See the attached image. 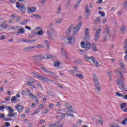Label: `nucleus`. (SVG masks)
<instances>
[{
	"label": "nucleus",
	"mask_w": 127,
	"mask_h": 127,
	"mask_svg": "<svg viewBox=\"0 0 127 127\" xmlns=\"http://www.w3.org/2000/svg\"><path fill=\"white\" fill-rule=\"evenodd\" d=\"M81 47L84 48L85 51L89 50L90 48L92 49V51L94 52H97L98 51V48H97V45L96 43H93L91 45L89 42H82L81 43Z\"/></svg>",
	"instance_id": "1"
},
{
	"label": "nucleus",
	"mask_w": 127,
	"mask_h": 127,
	"mask_svg": "<svg viewBox=\"0 0 127 127\" xmlns=\"http://www.w3.org/2000/svg\"><path fill=\"white\" fill-rule=\"evenodd\" d=\"M118 72L120 77L118 78L117 85L119 86V88L122 91H127V87L125 85V80H124V77H123V73L120 70H118Z\"/></svg>",
	"instance_id": "2"
},
{
	"label": "nucleus",
	"mask_w": 127,
	"mask_h": 127,
	"mask_svg": "<svg viewBox=\"0 0 127 127\" xmlns=\"http://www.w3.org/2000/svg\"><path fill=\"white\" fill-rule=\"evenodd\" d=\"M112 37V33H111V30H110L109 26H106V28L104 29V32L103 33V41L105 42L108 39H110Z\"/></svg>",
	"instance_id": "3"
},
{
	"label": "nucleus",
	"mask_w": 127,
	"mask_h": 127,
	"mask_svg": "<svg viewBox=\"0 0 127 127\" xmlns=\"http://www.w3.org/2000/svg\"><path fill=\"white\" fill-rule=\"evenodd\" d=\"M93 80L94 82L95 88L97 91H101V87H100V84L99 83V80L96 74H93Z\"/></svg>",
	"instance_id": "4"
},
{
	"label": "nucleus",
	"mask_w": 127,
	"mask_h": 127,
	"mask_svg": "<svg viewBox=\"0 0 127 127\" xmlns=\"http://www.w3.org/2000/svg\"><path fill=\"white\" fill-rule=\"evenodd\" d=\"M16 7L18 8L19 11L22 13H24L25 10H26L24 4H20L19 2H16Z\"/></svg>",
	"instance_id": "5"
},
{
	"label": "nucleus",
	"mask_w": 127,
	"mask_h": 127,
	"mask_svg": "<svg viewBox=\"0 0 127 127\" xmlns=\"http://www.w3.org/2000/svg\"><path fill=\"white\" fill-rule=\"evenodd\" d=\"M32 58L34 60V62L35 64H37V61H41L44 59L43 56L41 55H38L32 57Z\"/></svg>",
	"instance_id": "6"
},
{
	"label": "nucleus",
	"mask_w": 127,
	"mask_h": 127,
	"mask_svg": "<svg viewBox=\"0 0 127 127\" xmlns=\"http://www.w3.org/2000/svg\"><path fill=\"white\" fill-rule=\"evenodd\" d=\"M81 25H82V23L80 22L77 25H76L75 27L73 28V35L75 36L76 34H78V32H79L80 28H81Z\"/></svg>",
	"instance_id": "7"
},
{
	"label": "nucleus",
	"mask_w": 127,
	"mask_h": 127,
	"mask_svg": "<svg viewBox=\"0 0 127 127\" xmlns=\"http://www.w3.org/2000/svg\"><path fill=\"white\" fill-rule=\"evenodd\" d=\"M64 110H65V114L66 115V116L74 118V115H73L72 113H75V112H74V110H73V109L65 108Z\"/></svg>",
	"instance_id": "8"
},
{
	"label": "nucleus",
	"mask_w": 127,
	"mask_h": 127,
	"mask_svg": "<svg viewBox=\"0 0 127 127\" xmlns=\"http://www.w3.org/2000/svg\"><path fill=\"white\" fill-rule=\"evenodd\" d=\"M101 31H102V29H97L96 31L94 36L95 41H98L99 40V38H100V34H101Z\"/></svg>",
	"instance_id": "9"
},
{
	"label": "nucleus",
	"mask_w": 127,
	"mask_h": 127,
	"mask_svg": "<svg viewBox=\"0 0 127 127\" xmlns=\"http://www.w3.org/2000/svg\"><path fill=\"white\" fill-rule=\"evenodd\" d=\"M84 35L85 39L87 41L90 39V32H89V28H86L84 32Z\"/></svg>",
	"instance_id": "10"
},
{
	"label": "nucleus",
	"mask_w": 127,
	"mask_h": 127,
	"mask_svg": "<svg viewBox=\"0 0 127 127\" xmlns=\"http://www.w3.org/2000/svg\"><path fill=\"white\" fill-rule=\"evenodd\" d=\"M39 78L41 79V80H43V81H45L46 82H50V83H53V80L49 79L47 77H44L42 76H39Z\"/></svg>",
	"instance_id": "11"
},
{
	"label": "nucleus",
	"mask_w": 127,
	"mask_h": 127,
	"mask_svg": "<svg viewBox=\"0 0 127 127\" xmlns=\"http://www.w3.org/2000/svg\"><path fill=\"white\" fill-rule=\"evenodd\" d=\"M72 73H75V74H76V76L77 77V78H79V79H83V75L80 74H81V71L73 70H72Z\"/></svg>",
	"instance_id": "12"
},
{
	"label": "nucleus",
	"mask_w": 127,
	"mask_h": 127,
	"mask_svg": "<svg viewBox=\"0 0 127 127\" xmlns=\"http://www.w3.org/2000/svg\"><path fill=\"white\" fill-rule=\"evenodd\" d=\"M15 110L18 111V113H21L22 112V110H23V106H20L19 104H17L16 106H14Z\"/></svg>",
	"instance_id": "13"
},
{
	"label": "nucleus",
	"mask_w": 127,
	"mask_h": 127,
	"mask_svg": "<svg viewBox=\"0 0 127 127\" xmlns=\"http://www.w3.org/2000/svg\"><path fill=\"white\" fill-rule=\"evenodd\" d=\"M67 40H68V43H69V44H74V43L75 42V39L74 38V37L72 36H69L68 37Z\"/></svg>",
	"instance_id": "14"
},
{
	"label": "nucleus",
	"mask_w": 127,
	"mask_h": 127,
	"mask_svg": "<svg viewBox=\"0 0 127 127\" xmlns=\"http://www.w3.org/2000/svg\"><path fill=\"white\" fill-rule=\"evenodd\" d=\"M55 32V31L54 32H53L52 30H49L47 31V33L50 39H53V35H52V34H54Z\"/></svg>",
	"instance_id": "15"
},
{
	"label": "nucleus",
	"mask_w": 127,
	"mask_h": 127,
	"mask_svg": "<svg viewBox=\"0 0 127 127\" xmlns=\"http://www.w3.org/2000/svg\"><path fill=\"white\" fill-rule=\"evenodd\" d=\"M84 58L87 60V61H88V62H90L91 60H92V62H94L96 60L95 57L92 56L91 57H89L87 56H85Z\"/></svg>",
	"instance_id": "16"
},
{
	"label": "nucleus",
	"mask_w": 127,
	"mask_h": 127,
	"mask_svg": "<svg viewBox=\"0 0 127 127\" xmlns=\"http://www.w3.org/2000/svg\"><path fill=\"white\" fill-rule=\"evenodd\" d=\"M27 9L28 10V12H29V13L36 11V8L35 7H28L27 8Z\"/></svg>",
	"instance_id": "17"
},
{
	"label": "nucleus",
	"mask_w": 127,
	"mask_h": 127,
	"mask_svg": "<svg viewBox=\"0 0 127 127\" xmlns=\"http://www.w3.org/2000/svg\"><path fill=\"white\" fill-rule=\"evenodd\" d=\"M33 49L34 50L36 49V47L32 46L26 47L23 49V50L24 51H29L30 50H33Z\"/></svg>",
	"instance_id": "18"
},
{
	"label": "nucleus",
	"mask_w": 127,
	"mask_h": 127,
	"mask_svg": "<svg viewBox=\"0 0 127 127\" xmlns=\"http://www.w3.org/2000/svg\"><path fill=\"white\" fill-rule=\"evenodd\" d=\"M73 27H74V25H71L68 28V29L66 30V35H67V36H68V35H70V32L72 31V29H73Z\"/></svg>",
	"instance_id": "19"
},
{
	"label": "nucleus",
	"mask_w": 127,
	"mask_h": 127,
	"mask_svg": "<svg viewBox=\"0 0 127 127\" xmlns=\"http://www.w3.org/2000/svg\"><path fill=\"white\" fill-rule=\"evenodd\" d=\"M55 56L51 55H45L43 56L44 59H51V58H54Z\"/></svg>",
	"instance_id": "20"
},
{
	"label": "nucleus",
	"mask_w": 127,
	"mask_h": 127,
	"mask_svg": "<svg viewBox=\"0 0 127 127\" xmlns=\"http://www.w3.org/2000/svg\"><path fill=\"white\" fill-rule=\"evenodd\" d=\"M49 30H52L53 32H54V31H55V30L54 29V25H53V24H52V23H50L49 24Z\"/></svg>",
	"instance_id": "21"
},
{
	"label": "nucleus",
	"mask_w": 127,
	"mask_h": 127,
	"mask_svg": "<svg viewBox=\"0 0 127 127\" xmlns=\"http://www.w3.org/2000/svg\"><path fill=\"white\" fill-rule=\"evenodd\" d=\"M31 17L32 18H35V19H38V18L39 19H41V16L38 15V14H32L31 15Z\"/></svg>",
	"instance_id": "22"
},
{
	"label": "nucleus",
	"mask_w": 127,
	"mask_h": 127,
	"mask_svg": "<svg viewBox=\"0 0 127 127\" xmlns=\"http://www.w3.org/2000/svg\"><path fill=\"white\" fill-rule=\"evenodd\" d=\"M24 28H20L18 30L17 33L18 34H23L24 33Z\"/></svg>",
	"instance_id": "23"
},
{
	"label": "nucleus",
	"mask_w": 127,
	"mask_h": 127,
	"mask_svg": "<svg viewBox=\"0 0 127 127\" xmlns=\"http://www.w3.org/2000/svg\"><path fill=\"white\" fill-rule=\"evenodd\" d=\"M61 122H62V119H60L59 121L56 122L54 124L52 125V126H53V127H57L58 125H59Z\"/></svg>",
	"instance_id": "24"
},
{
	"label": "nucleus",
	"mask_w": 127,
	"mask_h": 127,
	"mask_svg": "<svg viewBox=\"0 0 127 127\" xmlns=\"http://www.w3.org/2000/svg\"><path fill=\"white\" fill-rule=\"evenodd\" d=\"M27 92L28 93V96H30L31 97H34V98H35V96L31 94V91L29 90V89H27Z\"/></svg>",
	"instance_id": "25"
},
{
	"label": "nucleus",
	"mask_w": 127,
	"mask_h": 127,
	"mask_svg": "<svg viewBox=\"0 0 127 127\" xmlns=\"http://www.w3.org/2000/svg\"><path fill=\"white\" fill-rule=\"evenodd\" d=\"M61 54L63 56H66L67 53H66V51L64 49L62 48L61 49Z\"/></svg>",
	"instance_id": "26"
},
{
	"label": "nucleus",
	"mask_w": 127,
	"mask_h": 127,
	"mask_svg": "<svg viewBox=\"0 0 127 127\" xmlns=\"http://www.w3.org/2000/svg\"><path fill=\"white\" fill-rule=\"evenodd\" d=\"M126 29V28L125 26H122V27L120 28V30L122 32V33H125Z\"/></svg>",
	"instance_id": "27"
},
{
	"label": "nucleus",
	"mask_w": 127,
	"mask_h": 127,
	"mask_svg": "<svg viewBox=\"0 0 127 127\" xmlns=\"http://www.w3.org/2000/svg\"><path fill=\"white\" fill-rule=\"evenodd\" d=\"M99 14H101V16H102V17H105V16H106V13H105V12H104V11H100L98 12Z\"/></svg>",
	"instance_id": "28"
},
{
	"label": "nucleus",
	"mask_w": 127,
	"mask_h": 127,
	"mask_svg": "<svg viewBox=\"0 0 127 127\" xmlns=\"http://www.w3.org/2000/svg\"><path fill=\"white\" fill-rule=\"evenodd\" d=\"M65 107H66L67 109H73L72 106H71V104L69 103H65Z\"/></svg>",
	"instance_id": "29"
},
{
	"label": "nucleus",
	"mask_w": 127,
	"mask_h": 127,
	"mask_svg": "<svg viewBox=\"0 0 127 127\" xmlns=\"http://www.w3.org/2000/svg\"><path fill=\"white\" fill-rule=\"evenodd\" d=\"M61 12H62V10L61 9V5H60L57 10V13L58 14H60Z\"/></svg>",
	"instance_id": "30"
},
{
	"label": "nucleus",
	"mask_w": 127,
	"mask_h": 127,
	"mask_svg": "<svg viewBox=\"0 0 127 127\" xmlns=\"http://www.w3.org/2000/svg\"><path fill=\"white\" fill-rule=\"evenodd\" d=\"M28 22V20H23V21H22L20 23V24L21 25H25V24H27V23Z\"/></svg>",
	"instance_id": "31"
},
{
	"label": "nucleus",
	"mask_w": 127,
	"mask_h": 127,
	"mask_svg": "<svg viewBox=\"0 0 127 127\" xmlns=\"http://www.w3.org/2000/svg\"><path fill=\"white\" fill-rule=\"evenodd\" d=\"M124 49V50H127V39L125 41Z\"/></svg>",
	"instance_id": "32"
},
{
	"label": "nucleus",
	"mask_w": 127,
	"mask_h": 127,
	"mask_svg": "<svg viewBox=\"0 0 127 127\" xmlns=\"http://www.w3.org/2000/svg\"><path fill=\"white\" fill-rule=\"evenodd\" d=\"M3 29H4V28H6L7 27V24H6V23H2L1 24H0Z\"/></svg>",
	"instance_id": "33"
},
{
	"label": "nucleus",
	"mask_w": 127,
	"mask_h": 127,
	"mask_svg": "<svg viewBox=\"0 0 127 127\" xmlns=\"http://www.w3.org/2000/svg\"><path fill=\"white\" fill-rule=\"evenodd\" d=\"M100 21H101V18L99 17H97L94 20L95 23H99Z\"/></svg>",
	"instance_id": "34"
},
{
	"label": "nucleus",
	"mask_w": 127,
	"mask_h": 127,
	"mask_svg": "<svg viewBox=\"0 0 127 127\" xmlns=\"http://www.w3.org/2000/svg\"><path fill=\"white\" fill-rule=\"evenodd\" d=\"M48 73H49V74H50V75H51V76H52V77H57V75H56V74H55V73H54V72H52V71H49Z\"/></svg>",
	"instance_id": "35"
},
{
	"label": "nucleus",
	"mask_w": 127,
	"mask_h": 127,
	"mask_svg": "<svg viewBox=\"0 0 127 127\" xmlns=\"http://www.w3.org/2000/svg\"><path fill=\"white\" fill-rule=\"evenodd\" d=\"M74 63H75V64H82V61L80 60H77L74 61Z\"/></svg>",
	"instance_id": "36"
},
{
	"label": "nucleus",
	"mask_w": 127,
	"mask_h": 127,
	"mask_svg": "<svg viewBox=\"0 0 127 127\" xmlns=\"http://www.w3.org/2000/svg\"><path fill=\"white\" fill-rule=\"evenodd\" d=\"M44 42L47 44V49H49V47L50 45V43H49V41H48V40H45Z\"/></svg>",
	"instance_id": "37"
},
{
	"label": "nucleus",
	"mask_w": 127,
	"mask_h": 127,
	"mask_svg": "<svg viewBox=\"0 0 127 127\" xmlns=\"http://www.w3.org/2000/svg\"><path fill=\"white\" fill-rule=\"evenodd\" d=\"M82 1V0H78V1L76 3V4L74 5V7L77 8L78 6H79V5L80 4V2Z\"/></svg>",
	"instance_id": "38"
},
{
	"label": "nucleus",
	"mask_w": 127,
	"mask_h": 127,
	"mask_svg": "<svg viewBox=\"0 0 127 127\" xmlns=\"http://www.w3.org/2000/svg\"><path fill=\"white\" fill-rule=\"evenodd\" d=\"M120 107L121 109H124V108H126L127 107V103H122L120 105Z\"/></svg>",
	"instance_id": "39"
},
{
	"label": "nucleus",
	"mask_w": 127,
	"mask_h": 127,
	"mask_svg": "<svg viewBox=\"0 0 127 127\" xmlns=\"http://www.w3.org/2000/svg\"><path fill=\"white\" fill-rule=\"evenodd\" d=\"M35 41V40H29L28 41L24 40V42H28V43H33Z\"/></svg>",
	"instance_id": "40"
},
{
	"label": "nucleus",
	"mask_w": 127,
	"mask_h": 127,
	"mask_svg": "<svg viewBox=\"0 0 127 127\" xmlns=\"http://www.w3.org/2000/svg\"><path fill=\"white\" fill-rule=\"evenodd\" d=\"M120 66L121 69H123L124 71L126 70V68H125V64L123 63H120Z\"/></svg>",
	"instance_id": "41"
},
{
	"label": "nucleus",
	"mask_w": 127,
	"mask_h": 127,
	"mask_svg": "<svg viewBox=\"0 0 127 127\" xmlns=\"http://www.w3.org/2000/svg\"><path fill=\"white\" fill-rule=\"evenodd\" d=\"M98 122L100 125L103 126V119H102L101 118H99V119H98Z\"/></svg>",
	"instance_id": "42"
},
{
	"label": "nucleus",
	"mask_w": 127,
	"mask_h": 127,
	"mask_svg": "<svg viewBox=\"0 0 127 127\" xmlns=\"http://www.w3.org/2000/svg\"><path fill=\"white\" fill-rule=\"evenodd\" d=\"M8 110H9V114H11V113H13V112H14V110L12 109V107H8Z\"/></svg>",
	"instance_id": "43"
},
{
	"label": "nucleus",
	"mask_w": 127,
	"mask_h": 127,
	"mask_svg": "<svg viewBox=\"0 0 127 127\" xmlns=\"http://www.w3.org/2000/svg\"><path fill=\"white\" fill-rule=\"evenodd\" d=\"M27 85H28V86H29L30 87H32V88L35 89V86H34V85H32V83H30L29 81L28 82Z\"/></svg>",
	"instance_id": "44"
},
{
	"label": "nucleus",
	"mask_w": 127,
	"mask_h": 127,
	"mask_svg": "<svg viewBox=\"0 0 127 127\" xmlns=\"http://www.w3.org/2000/svg\"><path fill=\"white\" fill-rule=\"evenodd\" d=\"M70 0H69L65 4V8H68V7H69V5H70Z\"/></svg>",
	"instance_id": "45"
},
{
	"label": "nucleus",
	"mask_w": 127,
	"mask_h": 127,
	"mask_svg": "<svg viewBox=\"0 0 127 127\" xmlns=\"http://www.w3.org/2000/svg\"><path fill=\"white\" fill-rule=\"evenodd\" d=\"M90 12V10H89V7H88V5H86L85 6V12L86 13H89V12Z\"/></svg>",
	"instance_id": "46"
},
{
	"label": "nucleus",
	"mask_w": 127,
	"mask_h": 127,
	"mask_svg": "<svg viewBox=\"0 0 127 127\" xmlns=\"http://www.w3.org/2000/svg\"><path fill=\"white\" fill-rule=\"evenodd\" d=\"M41 69H42V70H43V71L46 72V73H48V72H49V71H48V70H47V68H45V67H41Z\"/></svg>",
	"instance_id": "47"
},
{
	"label": "nucleus",
	"mask_w": 127,
	"mask_h": 127,
	"mask_svg": "<svg viewBox=\"0 0 127 127\" xmlns=\"http://www.w3.org/2000/svg\"><path fill=\"white\" fill-rule=\"evenodd\" d=\"M116 96H118V97H124V95L122 94L120 92H116Z\"/></svg>",
	"instance_id": "48"
},
{
	"label": "nucleus",
	"mask_w": 127,
	"mask_h": 127,
	"mask_svg": "<svg viewBox=\"0 0 127 127\" xmlns=\"http://www.w3.org/2000/svg\"><path fill=\"white\" fill-rule=\"evenodd\" d=\"M6 38V37L4 35H2L1 36L0 39V40H4V39H5Z\"/></svg>",
	"instance_id": "49"
},
{
	"label": "nucleus",
	"mask_w": 127,
	"mask_h": 127,
	"mask_svg": "<svg viewBox=\"0 0 127 127\" xmlns=\"http://www.w3.org/2000/svg\"><path fill=\"white\" fill-rule=\"evenodd\" d=\"M78 52L81 55H83V54H84V53H85L84 50H80L78 51Z\"/></svg>",
	"instance_id": "50"
},
{
	"label": "nucleus",
	"mask_w": 127,
	"mask_h": 127,
	"mask_svg": "<svg viewBox=\"0 0 127 127\" xmlns=\"http://www.w3.org/2000/svg\"><path fill=\"white\" fill-rule=\"evenodd\" d=\"M127 118H125V120L122 122V125H127Z\"/></svg>",
	"instance_id": "51"
},
{
	"label": "nucleus",
	"mask_w": 127,
	"mask_h": 127,
	"mask_svg": "<svg viewBox=\"0 0 127 127\" xmlns=\"http://www.w3.org/2000/svg\"><path fill=\"white\" fill-rule=\"evenodd\" d=\"M36 47V48H44V45H38Z\"/></svg>",
	"instance_id": "52"
},
{
	"label": "nucleus",
	"mask_w": 127,
	"mask_h": 127,
	"mask_svg": "<svg viewBox=\"0 0 127 127\" xmlns=\"http://www.w3.org/2000/svg\"><path fill=\"white\" fill-rule=\"evenodd\" d=\"M29 82L30 83H31V84H34V83H35V80L32 78V79L29 80Z\"/></svg>",
	"instance_id": "53"
},
{
	"label": "nucleus",
	"mask_w": 127,
	"mask_h": 127,
	"mask_svg": "<svg viewBox=\"0 0 127 127\" xmlns=\"http://www.w3.org/2000/svg\"><path fill=\"white\" fill-rule=\"evenodd\" d=\"M55 66H56V67H57L58 66H60V63L58 62H56L55 63Z\"/></svg>",
	"instance_id": "54"
},
{
	"label": "nucleus",
	"mask_w": 127,
	"mask_h": 127,
	"mask_svg": "<svg viewBox=\"0 0 127 127\" xmlns=\"http://www.w3.org/2000/svg\"><path fill=\"white\" fill-rule=\"evenodd\" d=\"M16 101V97L15 96H13L11 99V102H15Z\"/></svg>",
	"instance_id": "55"
},
{
	"label": "nucleus",
	"mask_w": 127,
	"mask_h": 127,
	"mask_svg": "<svg viewBox=\"0 0 127 127\" xmlns=\"http://www.w3.org/2000/svg\"><path fill=\"white\" fill-rule=\"evenodd\" d=\"M64 57L65 59V60L68 61L70 59V57L68 56V55H65V56H64Z\"/></svg>",
	"instance_id": "56"
},
{
	"label": "nucleus",
	"mask_w": 127,
	"mask_h": 127,
	"mask_svg": "<svg viewBox=\"0 0 127 127\" xmlns=\"http://www.w3.org/2000/svg\"><path fill=\"white\" fill-rule=\"evenodd\" d=\"M50 96H51L52 97H55V96H56V94H55V93L52 92H51L50 93Z\"/></svg>",
	"instance_id": "57"
},
{
	"label": "nucleus",
	"mask_w": 127,
	"mask_h": 127,
	"mask_svg": "<svg viewBox=\"0 0 127 127\" xmlns=\"http://www.w3.org/2000/svg\"><path fill=\"white\" fill-rule=\"evenodd\" d=\"M12 119H11V118H5L4 119V121H5V122H8V121H12Z\"/></svg>",
	"instance_id": "58"
},
{
	"label": "nucleus",
	"mask_w": 127,
	"mask_h": 127,
	"mask_svg": "<svg viewBox=\"0 0 127 127\" xmlns=\"http://www.w3.org/2000/svg\"><path fill=\"white\" fill-rule=\"evenodd\" d=\"M62 20H63L62 18L59 19L57 20L56 23H60V22H61L62 21Z\"/></svg>",
	"instance_id": "59"
},
{
	"label": "nucleus",
	"mask_w": 127,
	"mask_h": 127,
	"mask_svg": "<svg viewBox=\"0 0 127 127\" xmlns=\"http://www.w3.org/2000/svg\"><path fill=\"white\" fill-rule=\"evenodd\" d=\"M5 127H8L10 126V123H9V122H6L5 123Z\"/></svg>",
	"instance_id": "60"
},
{
	"label": "nucleus",
	"mask_w": 127,
	"mask_h": 127,
	"mask_svg": "<svg viewBox=\"0 0 127 127\" xmlns=\"http://www.w3.org/2000/svg\"><path fill=\"white\" fill-rule=\"evenodd\" d=\"M43 32L42 31V30H40L39 31L37 32V34H38V35H41Z\"/></svg>",
	"instance_id": "61"
},
{
	"label": "nucleus",
	"mask_w": 127,
	"mask_h": 127,
	"mask_svg": "<svg viewBox=\"0 0 127 127\" xmlns=\"http://www.w3.org/2000/svg\"><path fill=\"white\" fill-rule=\"evenodd\" d=\"M20 19H21V17H20V16L17 17L16 18V21H19L20 20Z\"/></svg>",
	"instance_id": "62"
},
{
	"label": "nucleus",
	"mask_w": 127,
	"mask_h": 127,
	"mask_svg": "<svg viewBox=\"0 0 127 127\" xmlns=\"http://www.w3.org/2000/svg\"><path fill=\"white\" fill-rule=\"evenodd\" d=\"M113 127H120V125H119L118 124H114L112 126Z\"/></svg>",
	"instance_id": "63"
},
{
	"label": "nucleus",
	"mask_w": 127,
	"mask_h": 127,
	"mask_svg": "<svg viewBox=\"0 0 127 127\" xmlns=\"http://www.w3.org/2000/svg\"><path fill=\"white\" fill-rule=\"evenodd\" d=\"M43 108V105L41 104L39 106L38 110H41Z\"/></svg>",
	"instance_id": "64"
}]
</instances>
